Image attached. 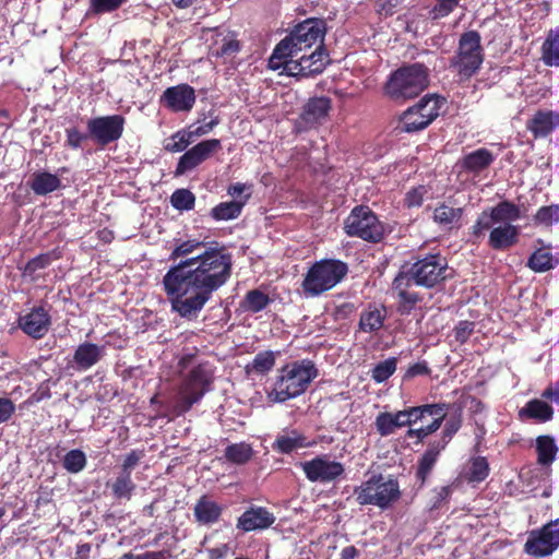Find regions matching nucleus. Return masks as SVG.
<instances>
[{
	"mask_svg": "<svg viewBox=\"0 0 559 559\" xmlns=\"http://www.w3.org/2000/svg\"><path fill=\"white\" fill-rule=\"evenodd\" d=\"M344 230L349 237L378 242L384 236V227L368 206H356L344 222Z\"/></svg>",
	"mask_w": 559,
	"mask_h": 559,
	"instance_id": "7",
	"label": "nucleus"
},
{
	"mask_svg": "<svg viewBox=\"0 0 559 559\" xmlns=\"http://www.w3.org/2000/svg\"><path fill=\"white\" fill-rule=\"evenodd\" d=\"M558 264V260L547 249H538L532 253L527 265L534 272H546L554 269Z\"/></svg>",
	"mask_w": 559,
	"mask_h": 559,
	"instance_id": "38",
	"label": "nucleus"
},
{
	"mask_svg": "<svg viewBox=\"0 0 559 559\" xmlns=\"http://www.w3.org/2000/svg\"><path fill=\"white\" fill-rule=\"evenodd\" d=\"M429 126L438 116L441 108V100L436 96H425L414 106Z\"/></svg>",
	"mask_w": 559,
	"mask_h": 559,
	"instance_id": "41",
	"label": "nucleus"
},
{
	"mask_svg": "<svg viewBox=\"0 0 559 559\" xmlns=\"http://www.w3.org/2000/svg\"><path fill=\"white\" fill-rule=\"evenodd\" d=\"M107 486L111 490V495L116 500H130L135 491L136 485L132 479V475L120 472L111 483Z\"/></svg>",
	"mask_w": 559,
	"mask_h": 559,
	"instance_id": "28",
	"label": "nucleus"
},
{
	"mask_svg": "<svg viewBox=\"0 0 559 559\" xmlns=\"http://www.w3.org/2000/svg\"><path fill=\"white\" fill-rule=\"evenodd\" d=\"M278 372V381L290 384H309L319 373L316 365L310 359L295 360L286 364Z\"/></svg>",
	"mask_w": 559,
	"mask_h": 559,
	"instance_id": "17",
	"label": "nucleus"
},
{
	"mask_svg": "<svg viewBox=\"0 0 559 559\" xmlns=\"http://www.w3.org/2000/svg\"><path fill=\"white\" fill-rule=\"evenodd\" d=\"M428 373H429V368H428L427 362L419 361V362H416V364L409 366L405 370L402 380L408 382V381L415 380L417 377L427 376Z\"/></svg>",
	"mask_w": 559,
	"mask_h": 559,
	"instance_id": "60",
	"label": "nucleus"
},
{
	"mask_svg": "<svg viewBox=\"0 0 559 559\" xmlns=\"http://www.w3.org/2000/svg\"><path fill=\"white\" fill-rule=\"evenodd\" d=\"M275 515L264 507L252 506L238 519L236 527L242 532L263 531L275 522Z\"/></svg>",
	"mask_w": 559,
	"mask_h": 559,
	"instance_id": "19",
	"label": "nucleus"
},
{
	"mask_svg": "<svg viewBox=\"0 0 559 559\" xmlns=\"http://www.w3.org/2000/svg\"><path fill=\"white\" fill-rule=\"evenodd\" d=\"M427 123L423 119L418 110L413 106L408 108L401 118V130L405 132H416L427 128Z\"/></svg>",
	"mask_w": 559,
	"mask_h": 559,
	"instance_id": "43",
	"label": "nucleus"
},
{
	"mask_svg": "<svg viewBox=\"0 0 559 559\" xmlns=\"http://www.w3.org/2000/svg\"><path fill=\"white\" fill-rule=\"evenodd\" d=\"M429 84V70L416 62L394 71L386 84L385 93L395 100L418 96Z\"/></svg>",
	"mask_w": 559,
	"mask_h": 559,
	"instance_id": "4",
	"label": "nucleus"
},
{
	"mask_svg": "<svg viewBox=\"0 0 559 559\" xmlns=\"http://www.w3.org/2000/svg\"><path fill=\"white\" fill-rule=\"evenodd\" d=\"M413 282L406 275L400 273L393 281V290L397 293L403 311H409L419 300L418 295L409 292Z\"/></svg>",
	"mask_w": 559,
	"mask_h": 559,
	"instance_id": "29",
	"label": "nucleus"
},
{
	"mask_svg": "<svg viewBox=\"0 0 559 559\" xmlns=\"http://www.w3.org/2000/svg\"><path fill=\"white\" fill-rule=\"evenodd\" d=\"M197 388L169 386L166 393L154 394L151 402L164 405L174 416H180L187 413L204 395L205 390H197Z\"/></svg>",
	"mask_w": 559,
	"mask_h": 559,
	"instance_id": "8",
	"label": "nucleus"
},
{
	"mask_svg": "<svg viewBox=\"0 0 559 559\" xmlns=\"http://www.w3.org/2000/svg\"><path fill=\"white\" fill-rule=\"evenodd\" d=\"M559 449L551 436L543 435L536 438L537 463L549 466L557 456Z\"/></svg>",
	"mask_w": 559,
	"mask_h": 559,
	"instance_id": "35",
	"label": "nucleus"
},
{
	"mask_svg": "<svg viewBox=\"0 0 559 559\" xmlns=\"http://www.w3.org/2000/svg\"><path fill=\"white\" fill-rule=\"evenodd\" d=\"M489 230L488 246L493 250H508L519 240L520 229L513 224H497Z\"/></svg>",
	"mask_w": 559,
	"mask_h": 559,
	"instance_id": "20",
	"label": "nucleus"
},
{
	"mask_svg": "<svg viewBox=\"0 0 559 559\" xmlns=\"http://www.w3.org/2000/svg\"><path fill=\"white\" fill-rule=\"evenodd\" d=\"M123 127L124 119L120 115L97 117L87 121L88 135L102 146L119 140Z\"/></svg>",
	"mask_w": 559,
	"mask_h": 559,
	"instance_id": "12",
	"label": "nucleus"
},
{
	"mask_svg": "<svg viewBox=\"0 0 559 559\" xmlns=\"http://www.w3.org/2000/svg\"><path fill=\"white\" fill-rule=\"evenodd\" d=\"M193 138L189 129H181L165 140L164 148L171 153L185 151L192 142Z\"/></svg>",
	"mask_w": 559,
	"mask_h": 559,
	"instance_id": "42",
	"label": "nucleus"
},
{
	"mask_svg": "<svg viewBox=\"0 0 559 559\" xmlns=\"http://www.w3.org/2000/svg\"><path fill=\"white\" fill-rule=\"evenodd\" d=\"M447 270L444 259L440 255H428L415 262L407 272L401 273L414 285L433 287L447 277Z\"/></svg>",
	"mask_w": 559,
	"mask_h": 559,
	"instance_id": "10",
	"label": "nucleus"
},
{
	"mask_svg": "<svg viewBox=\"0 0 559 559\" xmlns=\"http://www.w3.org/2000/svg\"><path fill=\"white\" fill-rule=\"evenodd\" d=\"M194 202V194L187 189H178L170 197L171 205L179 211L192 210Z\"/></svg>",
	"mask_w": 559,
	"mask_h": 559,
	"instance_id": "49",
	"label": "nucleus"
},
{
	"mask_svg": "<svg viewBox=\"0 0 559 559\" xmlns=\"http://www.w3.org/2000/svg\"><path fill=\"white\" fill-rule=\"evenodd\" d=\"M223 506L212 500L207 495H202L194 504L193 515L197 523L212 525L219 521Z\"/></svg>",
	"mask_w": 559,
	"mask_h": 559,
	"instance_id": "21",
	"label": "nucleus"
},
{
	"mask_svg": "<svg viewBox=\"0 0 559 559\" xmlns=\"http://www.w3.org/2000/svg\"><path fill=\"white\" fill-rule=\"evenodd\" d=\"M484 61L480 36L476 31L461 35L456 53L450 60V68L461 79H469L480 68Z\"/></svg>",
	"mask_w": 559,
	"mask_h": 559,
	"instance_id": "6",
	"label": "nucleus"
},
{
	"mask_svg": "<svg viewBox=\"0 0 559 559\" xmlns=\"http://www.w3.org/2000/svg\"><path fill=\"white\" fill-rule=\"evenodd\" d=\"M330 108L331 102L328 97L311 98L304 107L301 119L309 127L316 126L328 116Z\"/></svg>",
	"mask_w": 559,
	"mask_h": 559,
	"instance_id": "25",
	"label": "nucleus"
},
{
	"mask_svg": "<svg viewBox=\"0 0 559 559\" xmlns=\"http://www.w3.org/2000/svg\"><path fill=\"white\" fill-rule=\"evenodd\" d=\"M559 127V114L552 110H538L527 121L526 128L535 138H544Z\"/></svg>",
	"mask_w": 559,
	"mask_h": 559,
	"instance_id": "22",
	"label": "nucleus"
},
{
	"mask_svg": "<svg viewBox=\"0 0 559 559\" xmlns=\"http://www.w3.org/2000/svg\"><path fill=\"white\" fill-rule=\"evenodd\" d=\"M171 266L163 277L164 292L171 310L187 320L199 317L213 294L231 275V257L221 247H207L198 239L178 243L170 259L189 257Z\"/></svg>",
	"mask_w": 559,
	"mask_h": 559,
	"instance_id": "1",
	"label": "nucleus"
},
{
	"mask_svg": "<svg viewBox=\"0 0 559 559\" xmlns=\"http://www.w3.org/2000/svg\"><path fill=\"white\" fill-rule=\"evenodd\" d=\"M521 218L520 207L509 201H502L489 211H484L472 227V235L479 239L497 224H512Z\"/></svg>",
	"mask_w": 559,
	"mask_h": 559,
	"instance_id": "11",
	"label": "nucleus"
},
{
	"mask_svg": "<svg viewBox=\"0 0 559 559\" xmlns=\"http://www.w3.org/2000/svg\"><path fill=\"white\" fill-rule=\"evenodd\" d=\"M536 224L549 226L559 222V205L542 206L534 216Z\"/></svg>",
	"mask_w": 559,
	"mask_h": 559,
	"instance_id": "51",
	"label": "nucleus"
},
{
	"mask_svg": "<svg viewBox=\"0 0 559 559\" xmlns=\"http://www.w3.org/2000/svg\"><path fill=\"white\" fill-rule=\"evenodd\" d=\"M29 187L35 194L46 195L60 189L61 180L57 175L47 171H37L33 174Z\"/></svg>",
	"mask_w": 559,
	"mask_h": 559,
	"instance_id": "27",
	"label": "nucleus"
},
{
	"mask_svg": "<svg viewBox=\"0 0 559 559\" xmlns=\"http://www.w3.org/2000/svg\"><path fill=\"white\" fill-rule=\"evenodd\" d=\"M559 547V518L528 533L524 552L534 558L550 556Z\"/></svg>",
	"mask_w": 559,
	"mask_h": 559,
	"instance_id": "9",
	"label": "nucleus"
},
{
	"mask_svg": "<svg viewBox=\"0 0 559 559\" xmlns=\"http://www.w3.org/2000/svg\"><path fill=\"white\" fill-rule=\"evenodd\" d=\"M67 144L72 148H80L82 142L87 139V134L81 133L76 128L67 129Z\"/></svg>",
	"mask_w": 559,
	"mask_h": 559,
	"instance_id": "63",
	"label": "nucleus"
},
{
	"mask_svg": "<svg viewBox=\"0 0 559 559\" xmlns=\"http://www.w3.org/2000/svg\"><path fill=\"white\" fill-rule=\"evenodd\" d=\"M270 302V298L264 293L254 289L250 290L245 298L243 307L252 312H259L263 310Z\"/></svg>",
	"mask_w": 559,
	"mask_h": 559,
	"instance_id": "50",
	"label": "nucleus"
},
{
	"mask_svg": "<svg viewBox=\"0 0 559 559\" xmlns=\"http://www.w3.org/2000/svg\"><path fill=\"white\" fill-rule=\"evenodd\" d=\"M463 207L451 205L448 202H442L433 210V222L442 229L451 230L461 226L463 217Z\"/></svg>",
	"mask_w": 559,
	"mask_h": 559,
	"instance_id": "24",
	"label": "nucleus"
},
{
	"mask_svg": "<svg viewBox=\"0 0 559 559\" xmlns=\"http://www.w3.org/2000/svg\"><path fill=\"white\" fill-rule=\"evenodd\" d=\"M490 472L488 461L485 456H475L471 460L467 478L469 481L480 483L485 480Z\"/></svg>",
	"mask_w": 559,
	"mask_h": 559,
	"instance_id": "45",
	"label": "nucleus"
},
{
	"mask_svg": "<svg viewBox=\"0 0 559 559\" xmlns=\"http://www.w3.org/2000/svg\"><path fill=\"white\" fill-rule=\"evenodd\" d=\"M307 386H285V389L277 390L276 386L267 392V397L271 402H285L288 399L296 397L305 392Z\"/></svg>",
	"mask_w": 559,
	"mask_h": 559,
	"instance_id": "52",
	"label": "nucleus"
},
{
	"mask_svg": "<svg viewBox=\"0 0 559 559\" xmlns=\"http://www.w3.org/2000/svg\"><path fill=\"white\" fill-rule=\"evenodd\" d=\"M443 451L439 444L429 442L428 448L417 461L415 477L419 488H424L437 464L440 453Z\"/></svg>",
	"mask_w": 559,
	"mask_h": 559,
	"instance_id": "23",
	"label": "nucleus"
},
{
	"mask_svg": "<svg viewBox=\"0 0 559 559\" xmlns=\"http://www.w3.org/2000/svg\"><path fill=\"white\" fill-rule=\"evenodd\" d=\"M144 457L143 450H132L126 456L120 466V472L128 473L132 475V471L140 463V461Z\"/></svg>",
	"mask_w": 559,
	"mask_h": 559,
	"instance_id": "59",
	"label": "nucleus"
},
{
	"mask_svg": "<svg viewBox=\"0 0 559 559\" xmlns=\"http://www.w3.org/2000/svg\"><path fill=\"white\" fill-rule=\"evenodd\" d=\"M427 193L425 186H418L413 188L406 193L405 203L408 207L420 206L424 201V197Z\"/></svg>",
	"mask_w": 559,
	"mask_h": 559,
	"instance_id": "61",
	"label": "nucleus"
},
{
	"mask_svg": "<svg viewBox=\"0 0 559 559\" xmlns=\"http://www.w3.org/2000/svg\"><path fill=\"white\" fill-rule=\"evenodd\" d=\"M249 198L250 193H248L243 200L222 202L217 204L211 211L212 217L216 221H228L237 218Z\"/></svg>",
	"mask_w": 559,
	"mask_h": 559,
	"instance_id": "36",
	"label": "nucleus"
},
{
	"mask_svg": "<svg viewBox=\"0 0 559 559\" xmlns=\"http://www.w3.org/2000/svg\"><path fill=\"white\" fill-rule=\"evenodd\" d=\"M17 325L29 337L40 340L48 333L51 318L48 310L40 305L20 316Z\"/></svg>",
	"mask_w": 559,
	"mask_h": 559,
	"instance_id": "15",
	"label": "nucleus"
},
{
	"mask_svg": "<svg viewBox=\"0 0 559 559\" xmlns=\"http://www.w3.org/2000/svg\"><path fill=\"white\" fill-rule=\"evenodd\" d=\"M420 411H423V414L418 421L427 419L426 429H423L425 438H427L441 427L447 415V408L444 404H424L420 405Z\"/></svg>",
	"mask_w": 559,
	"mask_h": 559,
	"instance_id": "26",
	"label": "nucleus"
},
{
	"mask_svg": "<svg viewBox=\"0 0 559 559\" xmlns=\"http://www.w3.org/2000/svg\"><path fill=\"white\" fill-rule=\"evenodd\" d=\"M15 412L14 403L7 397H0V425L7 423Z\"/></svg>",
	"mask_w": 559,
	"mask_h": 559,
	"instance_id": "64",
	"label": "nucleus"
},
{
	"mask_svg": "<svg viewBox=\"0 0 559 559\" xmlns=\"http://www.w3.org/2000/svg\"><path fill=\"white\" fill-rule=\"evenodd\" d=\"M462 421L457 417H452L448 419L444 424L442 436L439 440L432 441L435 444H439L441 449H445V447L449 444L453 436L459 431L461 428Z\"/></svg>",
	"mask_w": 559,
	"mask_h": 559,
	"instance_id": "53",
	"label": "nucleus"
},
{
	"mask_svg": "<svg viewBox=\"0 0 559 559\" xmlns=\"http://www.w3.org/2000/svg\"><path fill=\"white\" fill-rule=\"evenodd\" d=\"M347 264L334 259L316 262L302 281V290L308 297H317L335 287L347 274Z\"/></svg>",
	"mask_w": 559,
	"mask_h": 559,
	"instance_id": "5",
	"label": "nucleus"
},
{
	"mask_svg": "<svg viewBox=\"0 0 559 559\" xmlns=\"http://www.w3.org/2000/svg\"><path fill=\"white\" fill-rule=\"evenodd\" d=\"M528 418L537 419L542 423L548 421L554 416L552 407L544 401L532 400L526 403L525 407L520 412Z\"/></svg>",
	"mask_w": 559,
	"mask_h": 559,
	"instance_id": "37",
	"label": "nucleus"
},
{
	"mask_svg": "<svg viewBox=\"0 0 559 559\" xmlns=\"http://www.w3.org/2000/svg\"><path fill=\"white\" fill-rule=\"evenodd\" d=\"M542 61L548 67L559 68V26L548 32L542 45Z\"/></svg>",
	"mask_w": 559,
	"mask_h": 559,
	"instance_id": "31",
	"label": "nucleus"
},
{
	"mask_svg": "<svg viewBox=\"0 0 559 559\" xmlns=\"http://www.w3.org/2000/svg\"><path fill=\"white\" fill-rule=\"evenodd\" d=\"M194 88L188 84L167 87L160 96V104L174 112H188L195 103Z\"/></svg>",
	"mask_w": 559,
	"mask_h": 559,
	"instance_id": "16",
	"label": "nucleus"
},
{
	"mask_svg": "<svg viewBox=\"0 0 559 559\" xmlns=\"http://www.w3.org/2000/svg\"><path fill=\"white\" fill-rule=\"evenodd\" d=\"M63 468L71 473L78 474L86 466V455L82 450L73 449L66 453L62 461Z\"/></svg>",
	"mask_w": 559,
	"mask_h": 559,
	"instance_id": "44",
	"label": "nucleus"
},
{
	"mask_svg": "<svg viewBox=\"0 0 559 559\" xmlns=\"http://www.w3.org/2000/svg\"><path fill=\"white\" fill-rule=\"evenodd\" d=\"M104 346L84 343L76 348L74 360L80 367L86 369L95 365L104 356Z\"/></svg>",
	"mask_w": 559,
	"mask_h": 559,
	"instance_id": "33",
	"label": "nucleus"
},
{
	"mask_svg": "<svg viewBox=\"0 0 559 559\" xmlns=\"http://www.w3.org/2000/svg\"><path fill=\"white\" fill-rule=\"evenodd\" d=\"M239 50L240 44L234 32L223 27L215 28L210 46V57L226 62L234 59Z\"/></svg>",
	"mask_w": 559,
	"mask_h": 559,
	"instance_id": "18",
	"label": "nucleus"
},
{
	"mask_svg": "<svg viewBox=\"0 0 559 559\" xmlns=\"http://www.w3.org/2000/svg\"><path fill=\"white\" fill-rule=\"evenodd\" d=\"M396 357H390L383 361H380L372 369V379L379 383L384 382L396 371Z\"/></svg>",
	"mask_w": 559,
	"mask_h": 559,
	"instance_id": "47",
	"label": "nucleus"
},
{
	"mask_svg": "<svg viewBox=\"0 0 559 559\" xmlns=\"http://www.w3.org/2000/svg\"><path fill=\"white\" fill-rule=\"evenodd\" d=\"M423 411H420L419 406L407 407L403 411H399L393 414L394 421H396V427H405L412 426L413 424H417L418 419H420Z\"/></svg>",
	"mask_w": 559,
	"mask_h": 559,
	"instance_id": "48",
	"label": "nucleus"
},
{
	"mask_svg": "<svg viewBox=\"0 0 559 559\" xmlns=\"http://www.w3.org/2000/svg\"><path fill=\"white\" fill-rule=\"evenodd\" d=\"M307 438L297 430H292L289 435L278 436L273 444V449L282 454H289L293 451L310 447Z\"/></svg>",
	"mask_w": 559,
	"mask_h": 559,
	"instance_id": "32",
	"label": "nucleus"
},
{
	"mask_svg": "<svg viewBox=\"0 0 559 559\" xmlns=\"http://www.w3.org/2000/svg\"><path fill=\"white\" fill-rule=\"evenodd\" d=\"M385 317V308L369 306L360 314L359 329L366 333L377 332L383 326Z\"/></svg>",
	"mask_w": 559,
	"mask_h": 559,
	"instance_id": "30",
	"label": "nucleus"
},
{
	"mask_svg": "<svg viewBox=\"0 0 559 559\" xmlns=\"http://www.w3.org/2000/svg\"><path fill=\"white\" fill-rule=\"evenodd\" d=\"M376 426L378 432L383 437L392 435L397 428L392 413L379 414L376 418Z\"/></svg>",
	"mask_w": 559,
	"mask_h": 559,
	"instance_id": "57",
	"label": "nucleus"
},
{
	"mask_svg": "<svg viewBox=\"0 0 559 559\" xmlns=\"http://www.w3.org/2000/svg\"><path fill=\"white\" fill-rule=\"evenodd\" d=\"M326 23L311 17L298 23L274 48L269 58L271 70L292 76H311L323 72L329 63L324 48Z\"/></svg>",
	"mask_w": 559,
	"mask_h": 559,
	"instance_id": "2",
	"label": "nucleus"
},
{
	"mask_svg": "<svg viewBox=\"0 0 559 559\" xmlns=\"http://www.w3.org/2000/svg\"><path fill=\"white\" fill-rule=\"evenodd\" d=\"M212 381V369L209 365H199L191 370L190 384H211Z\"/></svg>",
	"mask_w": 559,
	"mask_h": 559,
	"instance_id": "58",
	"label": "nucleus"
},
{
	"mask_svg": "<svg viewBox=\"0 0 559 559\" xmlns=\"http://www.w3.org/2000/svg\"><path fill=\"white\" fill-rule=\"evenodd\" d=\"M302 471L311 483H331L344 475L345 468L341 462L331 461L326 455H319L301 464Z\"/></svg>",
	"mask_w": 559,
	"mask_h": 559,
	"instance_id": "13",
	"label": "nucleus"
},
{
	"mask_svg": "<svg viewBox=\"0 0 559 559\" xmlns=\"http://www.w3.org/2000/svg\"><path fill=\"white\" fill-rule=\"evenodd\" d=\"M277 355H280V352H260L254 356L253 360L247 366V370L249 372L264 374L274 367Z\"/></svg>",
	"mask_w": 559,
	"mask_h": 559,
	"instance_id": "40",
	"label": "nucleus"
},
{
	"mask_svg": "<svg viewBox=\"0 0 559 559\" xmlns=\"http://www.w3.org/2000/svg\"><path fill=\"white\" fill-rule=\"evenodd\" d=\"M437 3L429 11L432 20H439L448 16L459 5L461 0H436Z\"/></svg>",
	"mask_w": 559,
	"mask_h": 559,
	"instance_id": "55",
	"label": "nucleus"
},
{
	"mask_svg": "<svg viewBox=\"0 0 559 559\" xmlns=\"http://www.w3.org/2000/svg\"><path fill=\"white\" fill-rule=\"evenodd\" d=\"M495 157L487 148H478L467 154L462 160V167L471 173H480L486 169Z\"/></svg>",
	"mask_w": 559,
	"mask_h": 559,
	"instance_id": "34",
	"label": "nucleus"
},
{
	"mask_svg": "<svg viewBox=\"0 0 559 559\" xmlns=\"http://www.w3.org/2000/svg\"><path fill=\"white\" fill-rule=\"evenodd\" d=\"M253 455V450L250 444L240 442L233 443L226 447L225 457L228 462L243 465L248 463Z\"/></svg>",
	"mask_w": 559,
	"mask_h": 559,
	"instance_id": "39",
	"label": "nucleus"
},
{
	"mask_svg": "<svg viewBox=\"0 0 559 559\" xmlns=\"http://www.w3.org/2000/svg\"><path fill=\"white\" fill-rule=\"evenodd\" d=\"M221 148L222 144L218 139H210L198 143L179 158L175 171L176 176H181L192 170Z\"/></svg>",
	"mask_w": 559,
	"mask_h": 559,
	"instance_id": "14",
	"label": "nucleus"
},
{
	"mask_svg": "<svg viewBox=\"0 0 559 559\" xmlns=\"http://www.w3.org/2000/svg\"><path fill=\"white\" fill-rule=\"evenodd\" d=\"M355 499L360 506H376L390 509L402 496L399 480L392 476L374 474L354 489Z\"/></svg>",
	"mask_w": 559,
	"mask_h": 559,
	"instance_id": "3",
	"label": "nucleus"
},
{
	"mask_svg": "<svg viewBox=\"0 0 559 559\" xmlns=\"http://www.w3.org/2000/svg\"><path fill=\"white\" fill-rule=\"evenodd\" d=\"M57 259H59V254L56 251L39 254L27 262L25 272L33 274L38 270L47 267L53 260Z\"/></svg>",
	"mask_w": 559,
	"mask_h": 559,
	"instance_id": "54",
	"label": "nucleus"
},
{
	"mask_svg": "<svg viewBox=\"0 0 559 559\" xmlns=\"http://www.w3.org/2000/svg\"><path fill=\"white\" fill-rule=\"evenodd\" d=\"M218 123H219V120L217 117H215L212 120H210L209 122L202 123L198 127L190 126L188 129H189L193 140H195L199 136L210 133Z\"/></svg>",
	"mask_w": 559,
	"mask_h": 559,
	"instance_id": "62",
	"label": "nucleus"
},
{
	"mask_svg": "<svg viewBox=\"0 0 559 559\" xmlns=\"http://www.w3.org/2000/svg\"><path fill=\"white\" fill-rule=\"evenodd\" d=\"M453 493V487L451 485L435 487L431 490V497L427 503V508L430 512L440 510L445 503H448Z\"/></svg>",
	"mask_w": 559,
	"mask_h": 559,
	"instance_id": "46",
	"label": "nucleus"
},
{
	"mask_svg": "<svg viewBox=\"0 0 559 559\" xmlns=\"http://www.w3.org/2000/svg\"><path fill=\"white\" fill-rule=\"evenodd\" d=\"M127 0H90L88 13L104 14L120 8Z\"/></svg>",
	"mask_w": 559,
	"mask_h": 559,
	"instance_id": "56",
	"label": "nucleus"
}]
</instances>
